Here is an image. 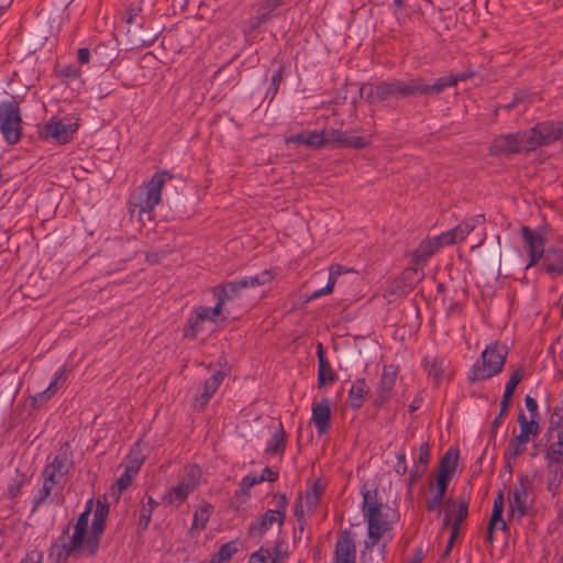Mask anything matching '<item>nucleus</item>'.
Masks as SVG:
<instances>
[{
  "mask_svg": "<svg viewBox=\"0 0 563 563\" xmlns=\"http://www.w3.org/2000/svg\"><path fill=\"white\" fill-rule=\"evenodd\" d=\"M428 84L422 78L410 80L380 81L378 84H364L360 88V95L368 103L383 102L389 99H401L417 95L429 96Z\"/></svg>",
  "mask_w": 563,
  "mask_h": 563,
  "instance_id": "obj_1",
  "label": "nucleus"
},
{
  "mask_svg": "<svg viewBox=\"0 0 563 563\" xmlns=\"http://www.w3.org/2000/svg\"><path fill=\"white\" fill-rule=\"evenodd\" d=\"M92 499H89L86 504L85 510L79 515L77 522L74 526L73 536L66 541V536L69 534L70 522L63 529L62 536L52 545V551L57 549V560L62 558L67 559L68 556H77L79 554L86 555V539L88 537V522L89 516L92 511Z\"/></svg>",
  "mask_w": 563,
  "mask_h": 563,
  "instance_id": "obj_2",
  "label": "nucleus"
},
{
  "mask_svg": "<svg viewBox=\"0 0 563 563\" xmlns=\"http://www.w3.org/2000/svg\"><path fill=\"white\" fill-rule=\"evenodd\" d=\"M273 275L264 271L255 276H246L236 282H228L213 288V295L217 297V303L212 308L213 314H220L227 302L233 303L241 299L249 288H255L271 283Z\"/></svg>",
  "mask_w": 563,
  "mask_h": 563,
  "instance_id": "obj_3",
  "label": "nucleus"
},
{
  "mask_svg": "<svg viewBox=\"0 0 563 563\" xmlns=\"http://www.w3.org/2000/svg\"><path fill=\"white\" fill-rule=\"evenodd\" d=\"M172 178L173 175L167 170L156 173L151 180L133 191L129 200L131 213L133 214L137 209L140 216L143 212L150 214L161 201L162 189L166 180Z\"/></svg>",
  "mask_w": 563,
  "mask_h": 563,
  "instance_id": "obj_4",
  "label": "nucleus"
},
{
  "mask_svg": "<svg viewBox=\"0 0 563 563\" xmlns=\"http://www.w3.org/2000/svg\"><path fill=\"white\" fill-rule=\"evenodd\" d=\"M362 510L367 520L368 533L364 544L366 549H373L383 534L389 529V522L384 519L383 505L377 501V490H364Z\"/></svg>",
  "mask_w": 563,
  "mask_h": 563,
  "instance_id": "obj_5",
  "label": "nucleus"
},
{
  "mask_svg": "<svg viewBox=\"0 0 563 563\" xmlns=\"http://www.w3.org/2000/svg\"><path fill=\"white\" fill-rule=\"evenodd\" d=\"M507 355L508 347L505 344L495 342L487 345L482 352L481 358L472 367L470 382L485 380L500 374Z\"/></svg>",
  "mask_w": 563,
  "mask_h": 563,
  "instance_id": "obj_6",
  "label": "nucleus"
},
{
  "mask_svg": "<svg viewBox=\"0 0 563 563\" xmlns=\"http://www.w3.org/2000/svg\"><path fill=\"white\" fill-rule=\"evenodd\" d=\"M0 131L9 144H16L21 140L22 118L14 97L0 103Z\"/></svg>",
  "mask_w": 563,
  "mask_h": 563,
  "instance_id": "obj_7",
  "label": "nucleus"
},
{
  "mask_svg": "<svg viewBox=\"0 0 563 563\" xmlns=\"http://www.w3.org/2000/svg\"><path fill=\"white\" fill-rule=\"evenodd\" d=\"M527 133L528 139H525L526 152L534 151L555 141H563V122H540Z\"/></svg>",
  "mask_w": 563,
  "mask_h": 563,
  "instance_id": "obj_8",
  "label": "nucleus"
},
{
  "mask_svg": "<svg viewBox=\"0 0 563 563\" xmlns=\"http://www.w3.org/2000/svg\"><path fill=\"white\" fill-rule=\"evenodd\" d=\"M109 514V505L97 500L93 511L90 533L86 539V555L95 556L99 550L101 537L106 528V519Z\"/></svg>",
  "mask_w": 563,
  "mask_h": 563,
  "instance_id": "obj_9",
  "label": "nucleus"
},
{
  "mask_svg": "<svg viewBox=\"0 0 563 563\" xmlns=\"http://www.w3.org/2000/svg\"><path fill=\"white\" fill-rule=\"evenodd\" d=\"M74 465L71 450L68 442L60 445L57 455L48 463L43 471V477L46 481L59 483L60 478L66 476Z\"/></svg>",
  "mask_w": 563,
  "mask_h": 563,
  "instance_id": "obj_10",
  "label": "nucleus"
},
{
  "mask_svg": "<svg viewBox=\"0 0 563 563\" xmlns=\"http://www.w3.org/2000/svg\"><path fill=\"white\" fill-rule=\"evenodd\" d=\"M201 477V470L198 465L194 464L188 467L186 474L183 476L180 483L172 487L168 494L164 496V500L174 504L175 501L179 505L186 500L188 495L195 490Z\"/></svg>",
  "mask_w": 563,
  "mask_h": 563,
  "instance_id": "obj_11",
  "label": "nucleus"
},
{
  "mask_svg": "<svg viewBox=\"0 0 563 563\" xmlns=\"http://www.w3.org/2000/svg\"><path fill=\"white\" fill-rule=\"evenodd\" d=\"M77 128V124H65L62 120L53 118L40 126L38 136L42 140L53 139L58 144H66L71 140Z\"/></svg>",
  "mask_w": 563,
  "mask_h": 563,
  "instance_id": "obj_12",
  "label": "nucleus"
},
{
  "mask_svg": "<svg viewBox=\"0 0 563 563\" xmlns=\"http://www.w3.org/2000/svg\"><path fill=\"white\" fill-rule=\"evenodd\" d=\"M525 139H528L527 132L500 135L493 141L489 153L492 155L521 153L526 151Z\"/></svg>",
  "mask_w": 563,
  "mask_h": 563,
  "instance_id": "obj_13",
  "label": "nucleus"
},
{
  "mask_svg": "<svg viewBox=\"0 0 563 563\" xmlns=\"http://www.w3.org/2000/svg\"><path fill=\"white\" fill-rule=\"evenodd\" d=\"M218 316L213 314L212 308L198 307L188 319V324L184 331L185 338L196 339L199 333L205 331V324L214 322V318Z\"/></svg>",
  "mask_w": 563,
  "mask_h": 563,
  "instance_id": "obj_14",
  "label": "nucleus"
},
{
  "mask_svg": "<svg viewBox=\"0 0 563 563\" xmlns=\"http://www.w3.org/2000/svg\"><path fill=\"white\" fill-rule=\"evenodd\" d=\"M522 238L528 249L530 262L526 268H529L538 263L542 258L547 250H544L545 239L540 233L530 229L529 227H522Z\"/></svg>",
  "mask_w": 563,
  "mask_h": 563,
  "instance_id": "obj_15",
  "label": "nucleus"
},
{
  "mask_svg": "<svg viewBox=\"0 0 563 563\" xmlns=\"http://www.w3.org/2000/svg\"><path fill=\"white\" fill-rule=\"evenodd\" d=\"M334 563H356L355 541L347 529L340 533L335 543Z\"/></svg>",
  "mask_w": 563,
  "mask_h": 563,
  "instance_id": "obj_16",
  "label": "nucleus"
},
{
  "mask_svg": "<svg viewBox=\"0 0 563 563\" xmlns=\"http://www.w3.org/2000/svg\"><path fill=\"white\" fill-rule=\"evenodd\" d=\"M518 482V485H516L512 490L509 507L511 515L517 511L521 518L527 515L528 489L531 487V481L528 475L522 474L519 476Z\"/></svg>",
  "mask_w": 563,
  "mask_h": 563,
  "instance_id": "obj_17",
  "label": "nucleus"
},
{
  "mask_svg": "<svg viewBox=\"0 0 563 563\" xmlns=\"http://www.w3.org/2000/svg\"><path fill=\"white\" fill-rule=\"evenodd\" d=\"M422 278V271L416 267H408L401 273L400 277L391 284L389 292L398 296L406 295L411 291Z\"/></svg>",
  "mask_w": 563,
  "mask_h": 563,
  "instance_id": "obj_18",
  "label": "nucleus"
},
{
  "mask_svg": "<svg viewBox=\"0 0 563 563\" xmlns=\"http://www.w3.org/2000/svg\"><path fill=\"white\" fill-rule=\"evenodd\" d=\"M548 445L545 450V460L553 462H563V434L555 431L554 419L550 421V427L545 432Z\"/></svg>",
  "mask_w": 563,
  "mask_h": 563,
  "instance_id": "obj_19",
  "label": "nucleus"
},
{
  "mask_svg": "<svg viewBox=\"0 0 563 563\" xmlns=\"http://www.w3.org/2000/svg\"><path fill=\"white\" fill-rule=\"evenodd\" d=\"M311 420L316 424L319 435L327 433L331 427V409L328 398L313 406Z\"/></svg>",
  "mask_w": 563,
  "mask_h": 563,
  "instance_id": "obj_20",
  "label": "nucleus"
},
{
  "mask_svg": "<svg viewBox=\"0 0 563 563\" xmlns=\"http://www.w3.org/2000/svg\"><path fill=\"white\" fill-rule=\"evenodd\" d=\"M459 459L460 455L457 450H448L440 460L439 473L435 477V482H443L449 484L450 479L456 472Z\"/></svg>",
  "mask_w": 563,
  "mask_h": 563,
  "instance_id": "obj_21",
  "label": "nucleus"
},
{
  "mask_svg": "<svg viewBox=\"0 0 563 563\" xmlns=\"http://www.w3.org/2000/svg\"><path fill=\"white\" fill-rule=\"evenodd\" d=\"M225 376L227 372L218 371L210 378H208L203 384V391L201 393V395L195 397L192 401L194 407L202 410L210 400V398L214 395L222 379Z\"/></svg>",
  "mask_w": 563,
  "mask_h": 563,
  "instance_id": "obj_22",
  "label": "nucleus"
},
{
  "mask_svg": "<svg viewBox=\"0 0 563 563\" xmlns=\"http://www.w3.org/2000/svg\"><path fill=\"white\" fill-rule=\"evenodd\" d=\"M318 387L323 388L328 384H333L338 379L336 373L332 369L328 358L325 357L323 346L321 343L318 344Z\"/></svg>",
  "mask_w": 563,
  "mask_h": 563,
  "instance_id": "obj_23",
  "label": "nucleus"
},
{
  "mask_svg": "<svg viewBox=\"0 0 563 563\" xmlns=\"http://www.w3.org/2000/svg\"><path fill=\"white\" fill-rule=\"evenodd\" d=\"M499 244L498 240L496 245L485 250L478 258V263L485 271L496 273L497 275H500L501 272V253Z\"/></svg>",
  "mask_w": 563,
  "mask_h": 563,
  "instance_id": "obj_24",
  "label": "nucleus"
},
{
  "mask_svg": "<svg viewBox=\"0 0 563 563\" xmlns=\"http://www.w3.org/2000/svg\"><path fill=\"white\" fill-rule=\"evenodd\" d=\"M543 266L549 274H563V250L550 246L543 254Z\"/></svg>",
  "mask_w": 563,
  "mask_h": 563,
  "instance_id": "obj_25",
  "label": "nucleus"
},
{
  "mask_svg": "<svg viewBox=\"0 0 563 563\" xmlns=\"http://www.w3.org/2000/svg\"><path fill=\"white\" fill-rule=\"evenodd\" d=\"M398 368L394 365H385L379 380V399L382 402L390 398L395 386Z\"/></svg>",
  "mask_w": 563,
  "mask_h": 563,
  "instance_id": "obj_26",
  "label": "nucleus"
},
{
  "mask_svg": "<svg viewBox=\"0 0 563 563\" xmlns=\"http://www.w3.org/2000/svg\"><path fill=\"white\" fill-rule=\"evenodd\" d=\"M474 76V71H465L457 75H450L438 78L433 84L428 85V88H434V90H430L429 96L439 95L441 93L445 88L453 87L457 84V81H463L468 78H472Z\"/></svg>",
  "mask_w": 563,
  "mask_h": 563,
  "instance_id": "obj_27",
  "label": "nucleus"
},
{
  "mask_svg": "<svg viewBox=\"0 0 563 563\" xmlns=\"http://www.w3.org/2000/svg\"><path fill=\"white\" fill-rule=\"evenodd\" d=\"M274 522H278L276 511L268 509L262 517H260L249 528V537L252 539L262 537Z\"/></svg>",
  "mask_w": 563,
  "mask_h": 563,
  "instance_id": "obj_28",
  "label": "nucleus"
},
{
  "mask_svg": "<svg viewBox=\"0 0 563 563\" xmlns=\"http://www.w3.org/2000/svg\"><path fill=\"white\" fill-rule=\"evenodd\" d=\"M353 272H354L353 269H345L340 264L331 265L330 272H329V280H328V284L325 285V287H323L319 290H316L311 295H309L307 298V301L317 299L323 295L331 294L333 291V287L336 283L338 277L341 276L343 273H353Z\"/></svg>",
  "mask_w": 563,
  "mask_h": 563,
  "instance_id": "obj_29",
  "label": "nucleus"
},
{
  "mask_svg": "<svg viewBox=\"0 0 563 563\" xmlns=\"http://www.w3.org/2000/svg\"><path fill=\"white\" fill-rule=\"evenodd\" d=\"M548 490L556 494L563 478V462L547 461Z\"/></svg>",
  "mask_w": 563,
  "mask_h": 563,
  "instance_id": "obj_30",
  "label": "nucleus"
},
{
  "mask_svg": "<svg viewBox=\"0 0 563 563\" xmlns=\"http://www.w3.org/2000/svg\"><path fill=\"white\" fill-rule=\"evenodd\" d=\"M369 388L365 382V379H357L351 387L349 391V399L351 407L354 409H358L362 407L364 402L365 396L368 394Z\"/></svg>",
  "mask_w": 563,
  "mask_h": 563,
  "instance_id": "obj_31",
  "label": "nucleus"
},
{
  "mask_svg": "<svg viewBox=\"0 0 563 563\" xmlns=\"http://www.w3.org/2000/svg\"><path fill=\"white\" fill-rule=\"evenodd\" d=\"M286 449V432L283 428V424L279 423L278 429L272 434L267 448L265 450L266 454H284Z\"/></svg>",
  "mask_w": 563,
  "mask_h": 563,
  "instance_id": "obj_32",
  "label": "nucleus"
},
{
  "mask_svg": "<svg viewBox=\"0 0 563 563\" xmlns=\"http://www.w3.org/2000/svg\"><path fill=\"white\" fill-rule=\"evenodd\" d=\"M448 486L449 484L448 483H443V482H433L431 481L430 484H429V488L430 489H433L434 487L437 488V492L435 494L433 495V497L431 498H428L427 499V503H426V508L428 511H433L435 510L438 507H440L441 505V501L442 499L444 498L445 496V493H446V489H448Z\"/></svg>",
  "mask_w": 563,
  "mask_h": 563,
  "instance_id": "obj_33",
  "label": "nucleus"
},
{
  "mask_svg": "<svg viewBox=\"0 0 563 563\" xmlns=\"http://www.w3.org/2000/svg\"><path fill=\"white\" fill-rule=\"evenodd\" d=\"M263 482V477H257V475H246L242 478L240 483V489H238L234 494V499L240 503H244L245 499L250 496V488L256 484H261Z\"/></svg>",
  "mask_w": 563,
  "mask_h": 563,
  "instance_id": "obj_34",
  "label": "nucleus"
},
{
  "mask_svg": "<svg viewBox=\"0 0 563 563\" xmlns=\"http://www.w3.org/2000/svg\"><path fill=\"white\" fill-rule=\"evenodd\" d=\"M238 552L234 541L222 544L219 551L211 558L209 563H228L232 555Z\"/></svg>",
  "mask_w": 563,
  "mask_h": 563,
  "instance_id": "obj_35",
  "label": "nucleus"
},
{
  "mask_svg": "<svg viewBox=\"0 0 563 563\" xmlns=\"http://www.w3.org/2000/svg\"><path fill=\"white\" fill-rule=\"evenodd\" d=\"M518 422L520 424V434L525 438L530 435H537L540 431V426L536 418L527 419L526 415L521 411L518 416Z\"/></svg>",
  "mask_w": 563,
  "mask_h": 563,
  "instance_id": "obj_36",
  "label": "nucleus"
},
{
  "mask_svg": "<svg viewBox=\"0 0 563 563\" xmlns=\"http://www.w3.org/2000/svg\"><path fill=\"white\" fill-rule=\"evenodd\" d=\"M371 143L372 142L369 137L356 136L345 132L342 147L362 150L368 147Z\"/></svg>",
  "mask_w": 563,
  "mask_h": 563,
  "instance_id": "obj_37",
  "label": "nucleus"
},
{
  "mask_svg": "<svg viewBox=\"0 0 563 563\" xmlns=\"http://www.w3.org/2000/svg\"><path fill=\"white\" fill-rule=\"evenodd\" d=\"M438 250L439 246H437L435 240H424L419 244L418 249L416 250L415 257L418 262L427 261Z\"/></svg>",
  "mask_w": 563,
  "mask_h": 563,
  "instance_id": "obj_38",
  "label": "nucleus"
},
{
  "mask_svg": "<svg viewBox=\"0 0 563 563\" xmlns=\"http://www.w3.org/2000/svg\"><path fill=\"white\" fill-rule=\"evenodd\" d=\"M275 553L276 555L272 556V553L268 549L260 548V550L255 551L251 555L249 563H276L278 548H275Z\"/></svg>",
  "mask_w": 563,
  "mask_h": 563,
  "instance_id": "obj_39",
  "label": "nucleus"
},
{
  "mask_svg": "<svg viewBox=\"0 0 563 563\" xmlns=\"http://www.w3.org/2000/svg\"><path fill=\"white\" fill-rule=\"evenodd\" d=\"M521 256V251L518 247L506 251L501 258V269L505 272L510 271L518 265V258Z\"/></svg>",
  "mask_w": 563,
  "mask_h": 563,
  "instance_id": "obj_40",
  "label": "nucleus"
},
{
  "mask_svg": "<svg viewBox=\"0 0 563 563\" xmlns=\"http://www.w3.org/2000/svg\"><path fill=\"white\" fill-rule=\"evenodd\" d=\"M529 438H525L522 434L514 437L509 442L510 457H518L526 451V444L529 442Z\"/></svg>",
  "mask_w": 563,
  "mask_h": 563,
  "instance_id": "obj_41",
  "label": "nucleus"
},
{
  "mask_svg": "<svg viewBox=\"0 0 563 563\" xmlns=\"http://www.w3.org/2000/svg\"><path fill=\"white\" fill-rule=\"evenodd\" d=\"M523 376H525V368L523 367L517 368L510 375V378H509L508 383L506 384L504 395H507L512 398L515 390H516L517 386L519 385V383L522 380Z\"/></svg>",
  "mask_w": 563,
  "mask_h": 563,
  "instance_id": "obj_42",
  "label": "nucleus"
},
{
  "mask_svg": "<svg viewBox=\"0 0 563 563\" xmlns=\"http://www.w3.org/2000/svg\"><path fill=\"white\" fill-rule=\"evenodd\" d=\"M345 132H342L340 130H324L322 131V136H324V145L331 144L338 147H342L343 139H344Z\"/></svg>",
  "mask_w": 563,
  "mask_h": 563,
  "instance_id": "obj_43",
  "label": "nucleus"
},
{
  "mask_svg": "<svg viewBox=\"0 0 563 563\" xmlns=\"http://www.w3.org/2000/svg\"><path fill=\"white\" fill-rule=\"evenodd\" d=\"M211 508L212 507L210 505H206L195 512V515H194V527L195 528L203 529L206 527V523L208 522L209 517H210Z\"/></svg>",
  "mask_w": 563,
  "mask_h": 563,
  "instance_id": "obj_44",
  "label": "nucleus"
},
{
  "mask_svg": "<svg viewBox=\"0 0 563 563\" xmlns=\"http://www.w3.org/2000/svg\"><path fill=\"white\" fill-rule=\"evenodd\" d=\"M275 497L277 498V503H276V509L274 511H276L278 525L280 527L284 525V521L286 519V508L288 505V499L285 494H280V493L276 494Z\"/></svg>",
  "mask_w": 563,
  "mask_h": 563,
  "instance_id": "obj_45",
  "label": "nucleus"
},
{
  "mask_svg": "<svg viewBox=\"0 0 563 563\" xmlns=\"http://www.w3.org/2000/svg\"><path fill=\"white\" fill-rule=\"evenodd\" d=\"M324 140L325 139L322 136V132L307 131L305 145L312 148H321L324 146Z\"/></svg>",
  "mask_w": 563,
  "mask_h": 563,
  "instance_id": "obj_46",
  "label": "nucleus"
},
{
  "mask_svg": "<svg viewBox=\"0 0 563 563\" xmlns=\"http://www.w3.org/2000/svg\"><path fill=\"white\" fill-rule=\"evenodd\" d=\"M55 484V482H49L44 478L43 487L40 489L38 496L34 499L32 511H35L36 508L51 495Z\"/></svg>",
  "mask_w": 563,
  "mask_h": 563,
  "instance_id": "obj_47",
  "label": "nucleus"
},
{
  "mask_svg": "<svg viewBox=\"0 0 563 563\" xmlns=\"http://www.w3.org/2000/svg\"><path fill=\"white\" fill-rule=\"evenodd\" d=\"M468 515V500L465 498H462L459 501V509L455 517V520L453 521L452 526L460 528L461 523L467 518Z\"/></svg>",
  "mask_w": 563,
  "mask_h": 563,
  "instance_id": "obj_48",
  "label": "nucleus"
},
{
  "mask_svg": "<svg viewBox=\"0 0 563 563\" xmlns=\"http://www.w3.org/2000/svg\"><path fill=\"white\" fill-rule=\"evenodd\" d=\"M453 230L457 241H463L474 230V224H471V222L466 220L461 222Z\"/></svg>",
  "mask_w": 563,
  "mask_h": 563,
  "instance_id": "obj_49",
  "label": "nucleus"
},
{
  "mask_svg": "<svg viewBox=\"0 0 563 563\" xmlns=\"http://www.w3.org/2000/svg\"><path fill=\"white\" fill-rule=\"evenodd\" d=\"M320 487L316 483L310 490L306 493V504L308 509L316 508L319 504Z\"/></svg>",
  "mask_w": 563,
  "mask_h": 563,
  "instance_id": "obj_50",
  "label": "nucleus"
},
{
  "mask_svg": "<svg viewBox=\"0 0 563 563\" xmlns=\"http://www.w3.org/2000/svg\"><path fill=\"white\" fill-rule=\"evenodd\" d=\"M457 242L454 230H449L446 232L441 233L435 238V243L439 249L443 245L454 244Z\"/></svg>",
  "mask_w": 563,
  "mask_h": 563,
  "instance_id": "obj_51",
  "label": "nucleus"
},
{
  "mask_svg": "<svg viewBox=\"0 0 563 563\" xmlns=\"http://www.w3.org/2000/svg\"><path fill=\"white\" fill-rule=\"evenodd\" d=\"M427 467L424 466H416L413 470L409 472L408 478V489L411 492L412 486L418 483L426 473Z\"/></svg>",
  "mask_w": 563,
  "mask_h": 563,
  "instance_id": "obj_52",
  "label": "nucleus"
},
{
  "mask_svg": "<svg viewBox=\"0 0 563 563\" xmlns=\"http://www.w3.org/2000/svg\"><path fill=\"white\" fill-rule=\"evenodd\" d=\"M103 55H106L104 58L109 64H111L117 58L115 52H107V47L103 45H99L93 49V57L96 59H101Z\"/></svg>",
  "mask_w": 563,
  "mask_h": 563,
  "instance_id": "obj_53",
  "label": "nucleus"
},
{
  "mask_svg": "<svg viewBox=\"0 0 563 563\" xmlns=\"http://www.w3.org/2000/svg\"><path fill=\"white\" fill-rule=\"evenodd\" d=\"M429 461H430V444L428 442H423L419 446L418 463L421 466L427 467Z\"/></svg>",
  "mask_w": 563,
  "mask_h": 563,
  "instance_id": "obj_54",
  "label": "nucleus"
},
{
  "mask_svg": "<svg viewBox=\"0 0 563 563\" xmlns=\"http://www.w3.org/2000/svg\"><path fill=\"white\" fill-rule=\"evenodd\" d=\"M132 482V475L122 474L115 482L113 488L118 489V495L125 490Z\"/></svg>",
  "mask_w": 563,
  "mask_h": 563,
  "instance_id": "obj_55",
  "label": "nucleus"
},
{
  "mask_svg": "<svg viewBox=\"0 0 563 563\" xmlns=\"http://www.w3.org/2000/svg\"><path fill=\"white\" fill-rule=\"evenodd\" d=\"M67 369L58 371L55 375L54 380L48 385V391H56L59 384H63L67 379Z\"/></svg>",
  "mask_w": 563,
  "mask_h": 563,
  "instance_id": "obj_56",
  "label": "nucleus"
},
{
  "mask_svg": "<svg viewBox=\"0 0 563 563\" xmlns=\"http://www.w3.org/2000/svg\"><path fill=\"white\" fill-rule=\"evenodd\" d=\"M395 472L402 476L407 473L406 453L404 451L397 454V463L395 464Z\"/></svg>",
  "mask_w": 563,
  "mask_h": 563,
  "instance_id": "obj_57",
  "label": "nucleus"
},
{
  "mask_svg": "<svg viewBox=\"0 0 563 563\" xmlns=\"http://www.w3.org/2000/svg\"><path fill=\"white\" fill-rule=\"evenodd\" d=\"M26 481V476L24 474H22L20 476V478L18 481H15L14 484H11L8 488V494L10 495L11 498H14L18 496V494L20 493L21 490V487L23 486V484L25 483Z\"/></svg>",
  "mask_w": 563,
  "mask_h": 563,
  "instance_id": "obj_58",
  "label": "nucleus"
},
{
  "mask_svg": "<svg viewBox=\"0 0 563 563\" xmlns=\"http://www.w3.org/2000/svg\"><path fill=\"white\" fill-rule=\"evenodd\" d=\"M282 81H283V68H279L272 77V84L268 88V92H272L273 96H275L278 91V87Z\"/></svg>",
  "mask_w": 563,
  "mask_h": 563,
  "instance_id": "obj_59",
  "label": "nucleus"
},
{
  "mask_svg": "<svg viewBox=\"0 0 563 563\" xmlns=\"http://www.w3.org/2000/svg\"><path fill=\"white\" fill-rule=\"evenodd\" d=\"M43 552L40 550H32L26 553L21 563H42Z\"/></svg>",
  "mask_w": 563,
  "mask_h": 563,
  "instance_id": "obj_60",
  "label": "nucleus"
},
{
  "mask_svg": "<svg viewBox=\"0 0 563 563\" xmlns=\"http://www.w3.org/2000/svg\"><path fill=\"white\" fill-rule=\"evenodd\" d=\"M56 391H48V387L42 393L36 394L32 398V405L36 407L38 404H43L47 399H49Z\"/></svg>",
  "mask_w": 563,
  "mask_h": 563,
  "instance_id": "obj_61",
  "label": "nucleus"
},
{
  "mask_svg": "<svg viewBox=\"0 0 563 563\" xmlns=\"http://www.w3.org/2000/svg\"><path fill=\"white\" fill-rule=\"evenodd\" d=\"M56 391H48V387L42 393L36 394L32 398V405L36 407L38 404H43L47 399H49Z\"/></svg>",
  "mask_w": 563,
  "mask_h": 563,
  "instance_id": "obj_62",
  "label": "nucleus"
},
{
  "mask_svg": "<svg viewBox=\"0 0 563 563\" xmlns=\"http://www.w3.org/2000/svg\"><path fill=\"white\" fill-rule=\"evenodd\" d=\"M525 404L530 412L531 418H537L539 416L537 400L528 395L525 398Z\"/></svg>",
  "mask_w": 563,
  "mask_h": 563,
  "instance_id": "obj_63",
  "label": "nucleus"
},
{
  "mask_svg": "<svg viewBox=\"0 0 563 563\" xmlns=\"http://www.w3.org/2000/svg\"><path fill=\"white\" fill-rule=\"evenodd\" d=\"M553 416H558L559 420L554 421V428L555 431L563 434V406L562 407H555Z\"/></svg>",
  "mask_w": 563,
  "mask_h": 563,
  "instance_id": "obj_64",
  "label": "nucleus"
}]
</instances>
